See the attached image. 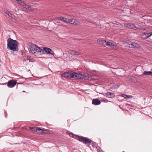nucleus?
<instances>
[{
  "instance_id": "nucleus-1",
  "label": "nucleus",
  "mask_w": 152,
  "mask_h": 152,
  "mask_svg": "<svg viewBox=\"0 0 152 152\" xmlns=\"http://www.w3.org/2000/svg\"><path fill=\"white\" fill-rule=\"evenodd\" d=\"M19 43L15 40L11 38H8L7 40V49L13 51H16L18 50Z\"/></svg>"
},
{
  "instance_id": "nucleus-2",
  "label": "nucleus",
  "mask_w": 152,
  "mask_h": 152,
  "mask_svg": "<svg viewBox=\"0 0 152 152\" xmlns=\"http://www.w3.org/2000/svg\"><path fill=\"white\" fill-rule=\"evenodd\" d=\"M30 51L35 55H39L44 53V51L35 44H32L30 46Z\"/></svg>"
},
{
  "instance_id": "nucleus-3",
  "label": "nucleus",
  "mask_w": 152,
  "mask_h": 152,
  "mask_svg": "<svg viewBox=\"0 0 152 152\" xmlns=\"http://www.w3.org/2000/svg\"><path fill=\"white\" fill-rule=\"evenodd\" d=\"M69 136L83 143H85L86 144L90 143L91 142V140L89 139L88 138L84 137L82 136L80 137L79 136L73 134L72 133L70 134Z\"/></svg>"
},
{
  "instance_id": "nucleus-4",
  "label": "nucleus",
  "mask_w": 152,
  "mask_h": 152,
  "mask_svg": "<svg viewBox=\"0 0 152 152\" xmlns=\"http://www.w3.org/2000/svg\"><path fill=\"white\" fill-rule=\"evenodd\" d=\"M61 76L65 78H73L76 79V73L73 72H65L62 74Z\"/></svg>"
},
{
  "instance_id": "nucleus-5",
  "label": "nucleus",
  "mask_w": 152,
  "mask_h": 152,
  "mask_svg": "<svg viewBox=\"0 0 152 152\" xmlns=\"http://www.w3.org/2000/svg\"><path fill=\"white\" fill-rule=\"evenodd\" d=\"M89 75L87 73L82 74L81 73H76V79H84L85 80L88 79Z\"/></svg>"
},
{
  "instance_id": "nucleus-6",
  "label": "nucleus",
  "mask_w": 152,
  "mask_h": 152,
  "mask_svg": "<svg viewBox=\"0 0 152 152\" xmlns=\"http://www.w3.org/2000/svg\"><path fill=\"white\" fill-rule=\"evenodd\" d=\"M124 26L125 27L128 28L136 29H139L140 30H142V27H138L136 26L133 23H127L124 24Z\"/></svg>"
},
{
  "instance_id": "nucleus-7",
  "label": "nucleus",
  "mask_w": 152,
  "mask_h": 152,
  "mask_svg": "<svg viewBox=\"0 0 152 152\" xmlns=\"http://www.w3.org/2000/svg\"><path fill=\"white\" fill-rule=\"evenodd\" d=\"M152 36V33H144L142 34L141 35V37L143 39H147Z\"/></svg>"
},
{
  "instance_id": "nucleus-8",
  "label": "nucleus",
  "mask_w": 152,
  "mask_h": 152,
  "mask_svg": "<svg viewBox=\"0 0 152 152\" xmlns=\"http://www.w3.org/2000/svg\"><path fill=\"white\" fill-rule=\"evenodd\" d=\"M16 81L13 80H11L8 82L7 86L10 88L14 87L16 84Z\"/></svg>"
},
{
  "instance_id": "nucleus-9",
  "label": "nucleus",
  "mask_w": 152,
  "mask_h": 152,
  "mask_svg": "<svg viewBox=\"0 0 152 152\" xmlns=\"http://www.w3.org/2000/svg\"><path fill=\"white\" fill-rule=\"evenodd\" d=\"M4 12L10 18L11 20L14 19V15L12 14L9 11L7 10H4Z\"/></svg>"
},
{
  "instance_id": "nucleus-10",
  "label": "nucleus",
  "mask_w": 152,
  "mask_h": 152,
  "mask_svg": "<svg viewBox=\"0 0 152 152\" xmlns=\"http://www.w3.org/2000/svg\"><path fill=\"white\" fill-rule=\"evenodd\" d=\"M43 51L44 50L47 53L51 55H53L54 52L50 48L47 47H44Z\"/></svg>"
},
{
  "instance_id": "nucleus-11",
  "label": "nucleus",
  "mask_w": 152,
  "mask_h": 152,
  "mask_svg": "<svg viewBox=\"0 0 152 152\" xmlns=\"http://www.w3.org/2000/svg\"><path fill=\"white\" fill-rule=\"evenodd\" d=\"M68 53L69 54L73 55L78 56L80 55L78 51L72 50H69Z\"/></svg>"
},
{
  "instance_id": "nucleus-12",
  "label": "nucleus",
  "mask_w": 152,
  "mask_h": 152,
  "mask_svg": "<svg viewBox=\"0 0 152 152\" xmlns=\"http://www.w3.org/2000/svg\"><path fill=\"white\" fill-rule=\"evenodd\" d=\"M105 96L107 97L113 98L115 97V95L114 93L107 92L105 93Z\"/></svg>"
},
{
  "instance_id": "nucleus-13",
  "label": "nucleus",
  "mask_w": 152,
  "mask_h": 152,
  "mask_svg": "<svg viewBox=\"0 0 152 152\" xmlns=\"http://www.w3.org/2000/svg\"><path fill=\"white\" fill-rule=\"evenodd\" d=\"M101 103V102L100 100L97 99H93L92 101V104L95 105H98Z\"/></svg>"
},
{
  "instance_id": "nucleus-14",
  "label": "nucleus",
  "mask_w": 152,
  "mask_h": 152,
  "mask_svg": "<svg viewBox=\"0 0 152 152\" xmlns=\"http://www.w3.org/2000/svg\"><path fill=\"white\" fill-rule=\"evenodd\" d=\"M139 46V45L137 43H136L134 42H131V48H137Z\"/></svg>"
},
{
  "instance_id": "nucleus-15",
  "label": "nucleus",
  "mask_w": 152,
  "mask_h": 152,
  "mask_svg": "<svg viewBox=\"0 0 152 152\" xmlns=\"http://www.w3.org/2000/svg\"><path fill=\"white\" fill-rule=\"evenodd\" d=\"M131 41L129 40H126L125 41L124 44L125 46L127 47L130 48L131 46Z\"/></svg>"
},
{
  "instance_id": "nucleus-16",
  "label": "nucleus",
  "mask_w": 152,
  "mask_h": 152,
  "mask_svg": "<svg viewBox=\"0 0 152 152\" xmlns=\"http://www.w3.org/2000/svg\"><path fill=\"white\" fill-rule=\"evenodd\" d=\"M36 129H35V131L37 132L40 131H42L41 132L42 133H45V131H46L47 130L45 129H42L40 128H38V127H36Z\"/></svg>"
},
{
  "instance_id": "nucleus-17",
  "label": "nucleus",
  "mask_w": 152,
  "mask_h": 152,
  "mask_svg": "<svg viewBox=\"0 0 152 152\" xmlns=\"http://www.w3.org/2000/svg\"><path fill=\"white\" fill-rule=\"evenodd\" d=\"M98 42L99 44L102 45L104 46H105L106 41L104 40H98Z\"/></svg>"
},
{
  "instance_id": "nucleus-18",
  "label": "nucleus",
  "mask_w": 152,
  "mask_h": 152,
  "mask_svg": "<svg viewBox=\"0 0 152 152\" xmlns=\"http://www.w3.org/2000/svg\"><path fill=\"white\" fill-rule=\"evenodd\" d=\"M23 7L27 10H31L30 6L28 5L25 4V3Z\"/></svg>"
},
{
  "instance_id": "nucleus-19",
  "label": "nucleus",
  "mask_w": 152,
  "mask_h": 152,
  "mask_svg": "<svg viewBox=\"0 0 152 152\" xmlns=\"http://www.w3.org/2000/svg\"><path fill=\"white\" fill-rule=\"evenodd\" d=\"M21 6H23L25 3L21 0H15Z\"/></svg>"
},
{
  "instance_id": "nucleus-20",
  "label": "nucleus",
  "mask_w": 152,
  "mask_h": 152,
  "mask_svg": "<svg viewBox=\"0 0 152 152\" xmlns=\"http://www.w3.org/2000/svg\"><path fill=\"white\" fill-rule=\"evenodd\" d=\"M144 74L146 75H150L152 76V72L151 71H145L144 72Z\"/></svg>"
},
{
  "instance_id": "nucleus-21",
  "label": "nucleus",
  "mask_w": 152,
  "mask_h": 152,
  "mask_svg": "<svg viewBox=\"0 0 152 152\" xmlns=\"http://www.w3.org/2000/svg\"><path fill=\"white\" fill-rule=\"evenodd\" d=\"M80 24V22H79V21L77 20H74V23L73 24V25H79Z\"/></svg>"
},
{
  "instance_id": "nucleus-22",
  "label": "nucleus",
  "mask_w": 152,
  "mask_h": 152,
  "mask_svg": "<svg viewBox=\"0 0 152 152\" xmlns=\"http://www.w3.org/2000/svg\"><path fill=\"white\" fill-rule=\"evenodd\" d=\"M110 47L115 50H116L118 49V47L117 46L113 43L112 44H111V46Z\"/></svg>"
},
{
  "instance_id": "nucleus-23",
  "label": "nucleus",
  "mask_w": 152,
  "mask_h": 152,
  "mask_svg": "<svg viewBox=\"0 0 152 152\" xmlns=\"http://www.w3.org/2000/svg\"><path fill=\"white\" fill-rule=\"evenodd\" d=\"M111 44H112V43L109 42H107L106 41L105 46H107L111 47Z\"/></svg>"
},
{
  "instance_id": "nucleus-24",
  "label": "nucleus",
  "mask_w": 152,
  "mask_h": 152,
  "mask_svg": "<svg viewBox=\"0 0 152 152\" xmlns=\"http://www.w3.org/2000/svg\"><path fill=\"white\" fill-rule=\"evenodd\" d=\"M75 19H70L69 20V23H71V24H73L74 23V20Z\"/></svg>"
},
{
  "instance_id": "nucleus-25",
  "label": "nucleus",
  "mask_w": 152,
  "mask_h": 152,
  "mask_svg": "<svg viewBox=\"0 0 152 152\" xmlns=\"http://www.w3.org/2000/svg\"><path fill=\"white\" fill-rule=\"evenodd\" d=\"M29 129L32 131H35V129H36V127H30L29 128Z\"/></svg>"
},
{
  "instance_id": "nucleus-26",
  "label": "nucleus",
  "mask_w": 152,
  "mask_h": 152,
  "mask_svg": "<svg viewBox=\"0 0 152 152\" xmlns=\"http://www.w3.org/2000/svg\"><path fill=\"white\" fill-rule=\"evenodd\" d=\"M27 60H29V62H32L33 61L32 59L30 57H27Z\"/></svg>"
},
{
  "instance_id": "nucleus-27",
  "label": "nucleus",
  "mask_w": 152,
  "mask_h": 152,
  "mask_svg": "<svg viewBox=\"0 0 152 152\" xmlns=\"http://www.w3.org/2000/svg\"><path fill=\"white\" fill-rule=\"evenodd\" d=\"M69 20L68 18H64L62 20L65 22L67 23L69 22Z\"/></svg>"
},
{
  "instance_id": "nucleus-28",
  "label": "nucleus",
  "mask_w": 152,
  "mask_h": 152,
  "mask_svg": "<svg viewBox=\"0 0 152 152\" xmlns=\"http://www.w3.org/2000/svg\"><path fill=\"white\" fill-rule=\"evenodd\" d=\"M122 96L123 97H124L125 99L127 98V95H126V94H123L122 95Z\"/></svg>"
},
{
  "instance_id": "nucleus-29",
  "label": "nucleus",
  "mask_w": 152,
  "mask_h": 152,
  "mask_svg": "<svg viewBox=\"0 0 152 152\" xmlns=\"http://www.w3.org/2000/svg\"><path fill=\"white\" fill-rule=\"evenodd\" d=\"M97 151L98 152H101V149L100 148H97Z\"/></svg>"
},
{
  "instance_id": "nucleus-30",
  "label": "nucleus",
  "mask_w": 152,
  "mask_h": 152,
  "mask_svg": "<svg viewBox=\"0 0 152 152\" xmlns=\"http://www.w3.org/2000/svg\"><path fill=\"white\" fill-rule=\"evenodd\" d=\"M133 97V96H130V95H127V98H132Z\"/></svg>"
},
{
  "instance_id": "nucleus-31",
  "label": "nucleus",
  "mask_w": 152,
  "mask_h": 152,
  "mask_svg": "<svg viewBox=\"0 0 152 152\" xmlns=\"http://www.w3.org/2000/svg\"><path fill=\"white\" fill-rule=\"evenodd\" d=\"M58 18L60 20H63L64 19V18L62 16H61L60 17H58Z\"/></svg>"
},
{
  "instance_id": "nucleus-32",
  "label": "nucleus",
  "mask_w": 152,
  "mask_h": 152,
  "mask_svg": "<svg viewBox=\"0 0 152 152\" xmlns=\"http://www.w3.org/2000/svg\"><path fill=\"white\" fill-rule=\"evenodd\" d=\"M76 61L77 62H79V61L78 60H76Z\"/></svg>"
},
{
  "instance_id": "nucleus-33",
  "label": "nucleus",
  "mask_w": 152,
  "mask_h": 152,
  "mask_svg": "<svg viewBox=\"0 0 152 152\" xmlns=\"http://www.w3.org/2000/svg\"><path fill=\"white\" fill-rule=\"evenodd\" d=\"M140 66V65H138L137 66Z\"/></svg>"
},
{
  "instance_id": "nucleus-34",
  "label": "nucleus",
  "mask_w": 152,
  "mask_h": 152,
  "mask_svg": "<svg viewBox=\"0 0 152 152\" xmlns=\"http://www.w3.org/2000/svg\"><path fill=\"white\" fill-rule=\"evenodd\" d=\"M145 30V29H144L143 31H144Z\"/></svg>"
},
{
  "instance_id": "nucleus-35",
  "label": "nucleus",
  "mask_w": 152,
  "mask_h": 152,
  "mask_svg": "<svg viewBox=\"0 0 152 152\" xmlns=\"http://www.w3.org/2000/svg\"><path fill=\"white\" fill-rule=\"evenodd\" d=\"M23 92H25V91H23Z\"/></svg>"
},
{
  "instance_id": "nucleus-36",
  "label": "nucleus",
  "mask_w": 152,
  "mask_h": 152,
  "mask_svg": "<svg viewBox=\"0 0 152 152\" xmlns=\"http://www.w3.org/2000/svg\"><path fill=\"white\" fill-rule=\"evenodd\" d=\"M123 152H125L124 151H123Z\"/></svg>"
}]
</instances>
